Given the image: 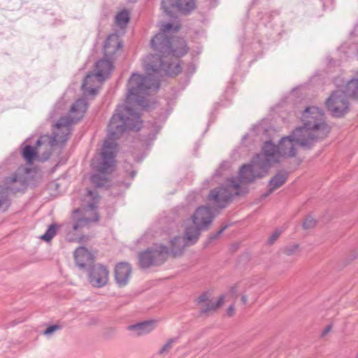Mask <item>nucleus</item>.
Wrapping results in <instances>:
<instances>
[{
    "label": "nucleus",
    "mask_w": 358,
    "mask_h": 358,
    "mask_svg": "<svg viewBox=\"0 0 358 358\" xmlns=\"http://www.w3.org/2000/svg\"><path fill=\"white\" fill-rule=\"evenodd\" d=\"M150 45L155 53L147 56L144 61V68L148 76L133 73L127 85V103L143 108L148 107L145 96L149 95L151 91L156 92L159 88V79L151 77V74L177 76L182 71L177 58L188 52L186 41L183 38H172L171 41V37L164 33H157L152 38Z\"/></svg>",
    "instance_id": "1"
},
{
    "label": "nucleus",
    "mask_w": 358,
    "mask_h": 358,
    "mask_svg": "<svg viewBox=\"0 0 358 358\" xmlns=\"http://www.w3.org/2000/svg\"><path fill=\"white\" fill-rule=\"evenodd\" d=\"M142 121L141 115L129 106H120L113 115L108 127V139L105 141L101 152L93 158L92 166L99 173L92 175L90 180L96 187H101L108 183L103 173L113 171L116 148L115 140L127 130H139Z\"/></svg>",
    "instance_id": "2"
},
{
    "label": "nucleus",
    "mask_w": 358,
    "mask_h": 358,
    "mask_svg": "<svg viewBox=\"0 0 358 358\" xmlns=\"http://www.w3.org/2000/svg\"><path fill=\"white\" fill-rule=\"evenodd\" d=\"M88 105L85 99H79L72 104L69 115L62 117L56 123V131L54 136L43 135L37 140L36 148L38 161L48 160L57 143L64 145L69 139L71 129V126L78 122L87 109Z\"/></svg>",
    "instance_id": "3"
},
{
    "label": "nucleus",
    "mask_w": 358,
    "mask_h": 358,
    "mask_svg": "<svg viewBox=\"0 0 358 358\" xmlns=\"http://www.w3.org/2000/svg\"><path fill=\"white\" fill-rule=\"evenodd\" d=\"M303 126L294 130V136L301 142V147L306 149L312 148L313 144L325 138L330 132L331 127L325 121L322 109L310 106L302 113Z\"/></svg>",
    "instance_id": "4"
},
{
    "label": "nucleus",
    "mask_w": 358,
    "mask_h": 358,
    "mask_svg": "<svg viewBox=\"0 0 358 358\" xmlns=\"http://www.w3.org/2000/svg\"><path fill=\"white\" fill-rule=\"evenodd\" d=\"M299 145L301 147V142L294 136L293 131L289 136L282 138L278 145L271 141L266 142L262 148V154L271 166L279 163L283 158L295 157Z\"/></svg>",
    "instance_id": "5"
},
{
    "label": "nucleus",
    "mask_w": 358,
    "mask_h": 358,
    "mask_svg": "<svg viewBox=\"0 0 358 358\" xmlns=\"http://www.w3.org/2000/svg\"><path fill=\"white\" fill-rule=\"evenodd\" d=\"M215 217V214L209 206H201L197 208L191 216L193 225L185 229L186 239L195 243L201 235V231L209 228Z\"/></svg>",
    "instance_id": "6"
},
{
    "label": "nucleus",
    "mask_w": 358,
    "mask_h": 358,
    "mask_svg": "<svg viewBox=\"0 0 358 358\" xmlns=\"http://www.w3.org/2000/svg\"><path fill=\"white\" fill-rule=\"evenodd\" d=\"M99 201V196L96 191L88 189L84 199L83 206V216L78 218L73 224L71 229L78 231L90 224L97 222L99 220V215L97 212V204Z\"/></svg>",
    "instance_id": "7"
},
{
    "label": "nucleus",
    "mask_w": 358,
    "mask_h": 358,
    "mask_svg": "<svg viewBox=\"0 0 358 358\" xmlns=\"http://www.w3.org/2000/svg\"><path fill=\"white\" fill-rule=\"evenodd\" d=\"M245 192L246 191L241 190L235 178H231L227 180V187L222 186L212 189L208 199L214 208L222 209L227 207L234 194L240 195Z\"/></svg>",
    "instance_id": "8"
},
{
    "label": "nucleus",
    "mask_w": 358,
    "mask_h": 358,
    "mask_svg": "<svg viewBox=\"0 0 358 358\" xmlns=\"http://www.w3.org/2000/svg\"><path fill=\"white\" fill-rule=\"evenodd\" d=\"M271 166L262 153L257 155L251 164L243 165L239 171L238 180L235 179L239 184L250 183L256 178L264 177Z\"/></svg>",
    "instance_id": "9"
},
{
    "label": "nucleus",
    "mask_w": 358,
    "mask_h": 358,
    "mask_svg": "<svg viewBox=\"0 0 358 358\" xmlns=\"http://www.w3.org/2000/svg\"><path fill=\"white\" fill-rule=\"evenodd\" d=\"M169 255V248L162 245L148 248L138 255L139 266L142 268L159 266L166 260Z\"/></svg>",
    "instance_id": "10"
},
{
    "label": "nucleus",
    "mask_w": 358,
    "mask_h": 358,
    "mask_svg": "<svg viewBox=\"0 0 358 358\" xmlns=\"http://www.w3.org/2000/svg\"><path fill=\"white\" fill-rule=\"evenodd\" d=\"M325 103L328 110L334 117H342L350 110L349 99L341 90L334 91Z\"/></svg>",
    "instance_id": "11"
},
{
    "label": "nucleus",
    "mask_w": 358,
    "mask_h": 358,
    "mask_svg": "<svg viewBox=\"0 0 358 358\" xmlns=\"http://www.w3.org/2000/svg\"><path fill=\"white\" fill-rule=\"evenodd\" d=\"M162 6L169 16L174 17L175 13L189 14L195 8V2L194 0H162Z\"/></svg>",
    "instance_id": "12"
},
{
    "label": "nucleus",
    "mask_w": 358,
    "mask_h": 358,
    "mask_svg": "<svg viewBox=\"0 0 358 358\" xmlns=\"http://www.w3.org/2000/svg\"><path fill=\"white\" fill-rule=\"evenodd\" d=\"M112 69L113 64L110 59L105 57V59L98 61L96 63L94 71L86 76L83 81V87H86L90 82L95 78L98 82L104 81L108 78Z\"/></svg>",
    "instance_id": "13"
},
{
    "label": "nucleus",
    "mask_w": 358,
    "mask_h": 358,
    "mask_svg": "<svg viewBox=\"0 0 358 358\" xmlns=\"http://www.w3.org/2000/svg\"><path fill=\"white\" fill-rule=\"evenodd\" d=\"M108 275L109 271L106 266L96 264L89 270L88 280L93 287H102L108 283Z\"/></svg>",
    "instance_id": "14"
},
{
    "label": "nucleus",
    "mask_w": 358,
    "mask_h": 358,
    "mask_svg": "<svg viewBox=\"0 0 358 358\" xmlns=\"http://www.w3.org/2000/svg\"><path fill=\"white\" fill-rule=\"evenodd\" d=\"M27 178L24 174L15 173L5 180L3 187L8 189V192L15 194L24 191L27 187Z\"/></svg>",
    "instance_id": "15"
},
{
    "label": "nucleus",
    "mask_w": 358,
    "mask_h": 358,
    "mask_svg": "<svg viewBox=\"0 0 358 358\" xmlns=\"http://www.w3.org/2000/svg\"><path fill=\"white\" fill-rule=\"evenodd\" d=\"M224 301V296L222 295L216 301L210 299L207 293L202 294L197 299V303L201 306L200 313L205 314L215 310L221 306Z\"/></svg>",
    "instance_id": "16"
},
{
    "label": "nucleus",
    "mask_w": 358,
    "mask_h": 358,
    "mask_svg": "<svg viewBox=\"0 0 358 358\" xmlns=\"http://www.w3.org/2000/svg\"><path fill=\"white\" fill-rule=\"evenodd\" d=\"M131 273V267L127 263L118 264L115 269V278L117 284L120 286H125L129 281Z\"/></svg>",
    "instance_id": "17"
},
{
    "label": "nucleus",
    "mask_w": 358,
    "mask_h": 358,
    "mask_svg": "<svg viewBox=\"0 0 358 358\" xmlns=\"http://www.w3.org/2000/svg\"><path fill=\"white\" fill-rule=\"evenodd\" d=\"M122 47V43L117 35L109 36L105 41L103 47L105 57L111 59L115 52Z\"/></svg>",
    "instance_id": "18"
},
{
    "label": "nucleus",
    "mask_w": 358,
    "mask_h": 358,
    "mask_svg": "<svg viewBox=\"0 0 358 358\" xmlns=\"http://www.w3.org/2000/svg\"><path fill=\"white\" fill-rule=\"evenodd\" d=\"M288 173L285 172H279L275 174L268 182V190L262 195V198H266L272 194L275 190L282 186L287 181Z\"/></svg>",
    "instance_id": "19"
},
{
    "label": "nucleus",
    "mask_w": 358,
    "mask_h": 358,
    "mask_svg": "<svg viewBox=\"0 0 358 358\" xmlns=\"http://www.w3.org/2000/svg\"><path fill=\"white\" fill-rule=\"evenodd\" d=\"M74 258L78 266L81 268H85L93 262V255L85 247H79L76 250Z\"/></svg>",
    "instance_id": "20"
},
{
    "label": "nucleus",
    "mask_w": 358,
    "mask_h": 358,
    "mask_svg": "<svg viewBox=\"0 0 358 358\" xmlns=\"http://www.w3.org/2000/svg\"><path fill=\"white\" fill-rule=\"evenodd\" d=\"M192 244L193 243L191 241L186 239L185 233L183 237L177 236L171 241V250L170 251L169 250V252H171L173 257L180 256L182 255L184 248Z\"/></svg>",
    "instance_id": "21"
},
{
    "label": "nucleus",
    "mask_w": 358,
    "mask_h": 358,
    "mask_svg": "<svg viewBox=\"0 0 358 358\" xmlns=\"http://www.w3.org/2000/svg\"><path fill=\"white\" fill-rule=\"evenodd\" d=\"M343 91L348 99L358 101V78L355 77L349 80L345 83Z\"/></svg>",
    "instance_id": "22"
},
{
    "label": "nucleus",
    "mask_w": 358,
    "mask_h": 358,
    "mask_svg": "<svg viewBox=\"0 0 358 358\" xmlns=\"http://www.w3.org/2000/svg\"><path fill=\"white\" fill-rule=\"evenodd\" d=\"M153 321H145L136 324L130 325L128 329L136 332V336L150 333L154 329Z\"/></svg>",
    "instance_id": "23"
},
{
    "label": "nucleus",
    "mask_w": 358,
    "mask_h": 358,
    "mask_svg": "<svg viewBox=\"0 0 358 358\" xmlns=\"http://www.w3.org/2000/svg\"><path fill=\"white\" fill-rule=\"evenodd\" d=\"M22 155L27 164H33L34 160H38V154L36 148L29 145L24 146L22 151Z\"/></svg>",
    "instance_id": "24"
},
{
    "label": "nucleus",
    "mask_w": 358,
    "mask_h": 358,
    "mask_svg": "<svg viewBox=\"0 0 358 358\" xmlns=\"http://www.w3.org/2000/svg\"><path fill=\"white\" fill-rule=\"evenodd\" d=\"M103 82V81L98 82V80L95 78L94 80H92L90 81L86 87H84L83 84L82 89L85 94L94 96L97 94L99 88Z\"/></svg>",
    "instance_id": "25"
},
{
    "label": "nucleus",
    "mask_w": 358,
    "mask_h": 358,
    "mask_svg": "<svg viewBox=\"0 0 358 358\" xmlns=\"http://www.w3.org/2000/svg\"><path fill=\"white\" fill-rule=\"evenodd\" d=\"M8 189L0 185V208H8L10 205Z\"/></svg>",
    "instance_id": "26"
},
{
    "label": "nucleus",
    "mask_w": 358,
    "mask_h": 358,
    "mask_svg": "<svg viewBox=\"0 0 358 358\" xmlns=\"http://www.w3.org/2000/svg\"><path fill=\"white\" fill-rule=\"evenodd\" d=\"M59 226L56 224H52L49 226L45 233L41 236V238L46 242H49L56 235L57 230Z\"/></svg>",
    "instance_id": "27"
},
{
    "label": "nucleus",
    "mask_w": 358,
    "mask_h": 358,
    "mask_svg": "<svg viewBox=\"0 0 358 358\" xmlns=\"http://www.w3.org/2000/svg\"><path fill=\"white\" fill-rule=\"evenodd\" d=\"M116 23L120 27H125L129 20V14L127 10L120 12L115 17Z\"/></svg>",
    "instance_id": "28"
},
{
    "label": "nucleus",
    "mask_w": 358,
    "mask_h": 358,
    "mask_svg": "<svg viewBox=\"0 0 358 358\" xmlns=\"http://www.w3.org/2000/svg\"><path fill=\"white\" fill-rule=\"evenodd\" d=\"M180 29V26L173 25L171 23H164L160 26V31L159 33H164L168 35L171 31H176Z\"/></svg>",
    "instance_id": "29"
},
{
    "label": "nucleus",
    "mask_w": 358,
    "mask_h": 358,
    "mask_svg": "<svg viewBox=\"0 0 358 358\" xmlns=\"http://www.w3.org/2000/svg\"><path fill=\"white\" fill-rule=\"evenodd\" d=\"M178 341V338H172L169 339L166 343L162 347L161 350L159 351L160 355L164 354L165 352H169L172 348L175 343Z\"/></svg>",
    "instance_id": "30"
},
{
    "label": "nucleus",
    "mask_w": 358,
    "mask_h": 358,
    "mask_svg": "<svg viewBox=\"0 0 358 358\" xmlns=\"http://www.w3.org/2000/svg\"><path fill=\"white\" fill-rule=\"evenodd\" d=\"M228 227V225L226 224L223 226L219 231H217L216 233L210 234L208 236V239L206 243V246L210 243H211L213 241L217 239L222 233L223 231Z\"/></svg>",
    "instance_id": "31"
},
{
    "label": "nucleus",
    "mask_w": 358,
    "mask_h": 358,
    "mask_svg": "<svg viewBox=\"0 0 358 358\" xmlns=\"http://www.w3.org/2000/svg\"><path fill=\"white\" fill-rule=\"evenodd\" d=\"M299 249V245L298 244H293L288 246L285 247L282 249V252L284 254H285L287 256L293 255L296 253V252Z\"/></svg>",
    "instance_id": "32"
},
{
    "label": "nucleus",
    "mask_w": 358,
    "mask_h": 358,
    "mask_svg": "<svg viewBox=\"0 0 358 358\" xmlns=\"http://www.w3.org/2000/svg\"><path fill=\"white\" fill-rule=\"evenodd\" d=\"M316 224V220L312 217L310 215H308L306 217L303 227L306 229H309L313 228Z\"/></svg>",
    "instance_id": "33"
},
{
    "label": "nucleus",
    "mask_w": 358,
    "mask_h": 358,
    "mask_svg": "<svg viewBox=\"0 0 358 358\" xmlns=\"http://www.w3.org/2000/svg\"><path fill=\"white\" fill-rule=\"evenodd\" d=\"M62 326L59 324H53L48 327L45 330L43 331V334L47 336L52 335L55 331L60 330Z\"/></svg>",
    "instance_id": "34"
},
{
    "label": "nucleus",
    "mask_w": 358,
    "mask_h": 358,
    "mask_svg": "<svg viewBox=\"0 0 358 358\" xmlns=\"http://www.w3.org/2000/svg\"><path fill=\"white\" fill-rule=\"evenodd\" d=\"M68 240L71 242L76 241L78 243H83L84 241H87L90 240V238L88 236H80L78 238H73L70 236V234H68L67 235Z\"/></svg>",
    "instance_id": "35"
},
{
    "label": "nucleus",
    "mask_w": 358,
    "mask_h": 358,
    "mask_svg": "<svg viewBox=\"0 0 358 358\" xmlns=\"http://www.w3.org/2000/svg\"><path fill=\"white\" fill-rule=\"evenodd\" d=\"M281 234L280 230H276L268 238V242L269 244H273L280 236Z\"/></svg>",
    "instance_id": "36"
},
{
    "label": "nucleus",
    "mask_w": 358,
    "mask_h": 358,
    "mask_svg": "<svg viewBox=\"0 0 358 358\" xmlns=\"http://www.w3.org/2000/svg\"><path fill=\"white\" fill-rule=\"evenodd\" d=\"M234 310H235L234 305L232 304L227 309V315L229 316H232L234 313Z\"/></svg>",
    "instance_id": "37"
},
{
    "label": "nucleus",
    "mask_w": 358,
    "mask_h": 358,
    "mask_svg": "<svg viewBox=\"0 0 358 358\" xmlns=\"http://www.w3.org/2000/svg\"><path fill=\"white\" fill-rule=\"evenodd\" d=\"M236 292H237V288H236V286L232 287L231 288L230 293H231V294L233 296H234L235 298H236V296H236Z\"/></svg>",
    "instance_id": "38"
},
{
    "label": "nucleus",
    "mask_w": 358,
    "mask_h": 358,
    "mask_svg": "<svg viewBox=\"0 0 358 358\" xmlns=\"http://www.w3.org/2000/svg\"><path fill=\"white\" fill-rule=\"evenodd\" d=\"M331 329V325H328L327 327H326V328L324 329V331L322 332V336H324L327 333H329Z\"/></svg>",
    "instance_id": "39"
},
{
    "label": "nucleus",
    "mask_w": 358,
    "mask_h": 358,
    "mask_svg": "<svg viewBox=\"0 0 358 358\" xmlns=\"http://www.w3.org/2000/svg\"><path fill=\"white\" fill-rule=\"evenodd\" d=\"M241 301H242V303H243V304H246V303H247V302H248V297H247V296H246V295H243V296H241Z\"/></svg>",
    "instance_id": "40"
},
{
    "label": "nucleus",
    "mask_w": 358,
    "mask_h": 358,
    "mask_svg": "<svg viewBox=\"0 0 358 358\" xmlns=\"http://www.w3.org/2000/svg\"><path fill=\"white\" fill-rule=\"evenodd\" d=\"M78 212H79V210H78V209H77V210H74V214H76V213H78Z\"/></svg>",
    "instance_id": "41"
},
{
    "label": "nucleus",
    "mask_w": 358,
    "mask_h": 358,
    "mask_svg": "<svg viewBox=\"0 0 358 358\" xmlns=\"http://www.w3.org/2000/svg\"><path fill=\"white\" fill-rule=\"evenodd\" d=\"M357 74H358V71H357Z\"/></svg>",
    "instance_id": "42"
}]
</instances>
